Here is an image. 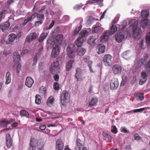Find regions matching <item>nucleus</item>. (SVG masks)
Here are the masks:
<instances>
[{
	"label": "nucleus",
	"mask_w": 150,
	"mask_h": 150,
	"mask_svg": "<svg viewBox=\"0 0 150 150\" xmlns=\"http://www.w3.org/2000/svg\"><path fill=\"white\" fill-rule=\"evenodd\" d=\"M67 54L69 58H73L74 57V52L69 47H67Z\"/></svg>",
	"instance_id": "4be33fe9"
},
{
	"label": "nucleus",
	"mask_w": 150,
	"mask_h": 150,
	"mask_svg": "<svg viewBox=\"0 0 150 150\" xmlns=\"http://www.w3.org/2000/svg\"><path fill=\"white\" fill-rule=\"evenodd\" d=\"M9 26V23L8 22H6L5 23H2L1 24L0 28L3 32H5V31L7 30L8 29Z\"/></svg>",
	"instance_id": "6ab92c4d"
},
{
	"label": "nucleus",
	"mask_w": 150,
	"mask_h": 150,
	"mask_svg": "<svg viewBox=\"0 0 150 150\" xmlns=\"http://www.w3.org/2000/svg\"><path fill=\"white\" fill-rule=\"evenodd\" d=\"M86 50L81 47H78L77 51V53L78 55L81 56H83L86 52Z\"/></svg>",
	"instance_id": "c85d7f7f"
},
{
	"label": "nucleus",
	"mask_w": 150,
	"mask_h": 150,
	"mask_svg": "<svg viewBox=\"0 0 150 150\" xmlns=\"http://www.w3.org/2000/svg\"><path fill=\"white\" fill-rule=\"evenodd\" d=\"M74 62V60L71 59L69 60L66 63L65 65V68L67 71H69L71 69Z\"/></svg>",
	"instance_id": "412c9836"
},
{
	"label": "nucleus",
	"mask_w": 150,
	"mask_h": 150,
	"mask_svg": "<svg viewBox=\"0 0 150 150\" xmlns=\"http://www.w3.org/2000/svg\"><path fill=\"white\" fill-rule=\"evenodd\" d=\"M135 96L136 99L137 100L142 101L144 98V94L142 93H138Z\"/></svg>",
	"instance_id": "7c9ffc66"
},
{
	"label": "nucleus",
	"mask_w": 150,
	"mask_h": 150,
	"mask_svg": "<svg viewBox=\"0 0 150 150\" xmlns=\"http://www.w3.org/2000/svg\"><path fill=\"white\" fill-rule=\"evenodd\" d=\"M124 35L121 33H117L115 36V40L118 43L121 42L124 39Z\"/></svg>",
	"instance_id": "dca6fc26"
},
{
	"label": "nucleus",
	"mask_w": 150,
	"mask_h": 150,
	"mask_svg": "<svg viewBox=\"0 0 150 150\" xmlns=\"http://www.w3.org/2000/svg\"><path fill=\"white\" fill-rule=\"evenodd\" d=\"M142 32V31L141 28H136L135 30H133V36L135 38H137Z\"/></svg>",
	"instance_id": "5701e85b"
},
{
	"label": "nucleus",
	"mask_w": 150,
	"mask_h": 150,
	"mask_svg": "<svg viewBox=\"0 0 150 150\" xmlns=\"http://www.w3.org/2000/svg\"><path fill=\"white\" fill-rule=\"evenodd\" d=\"M88 33V32L86 30H83L81 31L80 33V35H81V37L80 38H84L86 34Z\"/></svg>",
	"instance_id": "a18cd8bd"
},
{
	"label": "nucleus",
	"mask_w": 150,
	"mask_h": 150,
	"mask_svg": "<svg viewBox=\"0 0 150 150\" xmlns=\"http://www.w3.org/2000/svg\"><path fill=\"white\" fill-rule=\"evenodd\" d=\"M96 39L94 36H91L88 40V43L90 45L93 46L94 45L95 43V40Z\"/></svg>",
	"instance_id": "c756f323"
},
{
	"label": "nucleus",
	"mask_w": 150,
	"mask_h": 150,
	"mask_svg": "<svg viewBox=\"0 0 150 150\" xmlns=\"http://www.w3.org/2000/svg\"><path fill=\"white\" fill-rule=\"evenodd\" d=\"M60 50L59 46L58 45H55L52 51L51 56L53 57H57L59 53Z\"/></svg>",
	"instance_id": "0eeeda50"
},
{
	"label": "nucleus",
	"mask_w": 150,
	"mask_h": 150,
	"mask_svg": "<svg viewBox=\"0 0 150 150\" xmlns=\"http://www.w3.org/2000/svg\"><path fill=\"white\" fill-rule=\"evenodd\" d=\"M6 13V11L5 10L3 11L0 13V19L1 21L2 18H4L5 16V14Z\"/></svg>",
	"instance_id": "4d7b16f0"
},
{
	"label": "nucleus",
	"mask_w": 150,
	"mask_h": 150,
	"mask_svg": "<svg viewBox=\"0 0 150 150\" xmlns=\"http://www.w3.org/2000/svg\"><path fill=\"white\" fill-rule=\"evenodd\" d=\"M118 20L117 17L115 18L112 21V23L113 24L116 23Z\"/></svg>",
	"instance_id": "774afa93"
},
{
	"label": "nucleus",
	"mask_w": 150,
	"mask_h": 150,
	"mask_svg": "<svg viewBox=\"0 0 150 150\" xmlns=\"http://www.w3.org/2000/svg\"><path fill=\"white\" fill-rule=\"evenodd\" d=\"M36 34L35 33H30L27 36L26 41L28 42H30L36 39Z\"/></svg>",
	"instance_id": "2eb2a0df"
},
{
	"label": "nucleus",
	"mask_w": 150,
	"mask_h": 150,
	"mask_svg": "<svg viewBox=\"0 0 150 150\" xmlns=\"http://www.w3.org/2000/svg\"><path fill=\"white\" fill-rule=\"evenodd\" d=\"M81 70L80 68H77L76 70V73L75 75V77L77 81L81 80Z\"/></svg>",
	"instance_id": "aec40b11"
},
{
	"label": "nucleus",
	"mask_w": 150,
	"mask_h": 150,
	"mask_svg": "<svg viewBox=\"0 0 150 150\" xmlns=\"http://www.w3.org/2000/svg\"><path fill=\"white\" fill-rule=\"evenodd\" d=\"M53 88L55 91H58L59 89V83L57 82H54V83Z\"/></svg>",
	"instance_id": "37998d69"
},
{
	"label": "nucleus",
	"mask_w": 150,
	"mask_h": 150,
	"mask_svg": "<svg viewBox=\"0 0 150 150\" xmlns=\"http://www.w3.org/2000/svg\"><path fill=\"white\" fill-rule=\"evenodd\" d=\"M5 142L7 148L8 149L10 148L12 145L13 140L11 135L9 133L6 134Z\"/></svg>",
	"instance_id": "39448f33"
},
{
	"label": "nucleus",
	"mask_w": 150,
	"mask_h": 150,
	"mask_svg": "<svg viewBox=\"0 0 150 150\" xmlns=\"http://www.w3.org/2000/svg\"><path fill=\"white\" fill-rule=\"evenodd\" d=\"M34 83L33 79L30 77H27L25 80V85L28 88H31Z\"/></svg>",
	"instance_id": "a211bd4d"
},
{
	"label": "nucleus",
	"mask_w": 150,
	"mask_h": 150,
	"mask_svg": "<svg viewBox=\"0 0 150 150\" xmlns=\"http://www.w3.org/2000/svg\"><path fill=\"white\" fill-rule=\"evenodd\" d=\"M6 84H8L11 82V74L9 72H7L6 76Z\"/></svg>",
	"instance_id": "2f4dec72"
},
{
	"label": "nucleus",
	"mask_w": 150,
	"mask_h": 150,
	"mask_svg": "<svg viewBox=\"0 0 150 150\" xmlns=\"http://www.w3.org/2000/svg\"><path fill=\"white\" fill-rule=\"evenodd\" d=\"M83 42V38H80V37H79L77 39L75 42V44L78 47H80L82 45Z\"/></svg>",
	"instance_id": "393cba45"
},
{
	"label": "nucleus",
	"mask_w": 150,
	"mask_h": 150,
	"mask_svg": "<svg viewBox=\"0 0 150 150\" xmlns=\"http://www.w3.org/2000/svg\"><path fill=\"white\" fill-rule=\"evenodd\" d=\"M100 25H96L93 28L92 31L95 33H97L100 29Z\"/></svg>",
	"instance_id": "49530a36"
},
{
	"label": "nucleus",
	"mask_w": 150,
	"mask_h": 150,
	"mask_svg": "<svg viewBox=\"0 0 150 150\" xmlns=\"http://www.w3.org/2000/svg\"><path fill=\"white\" fill-rule=\"evenodd\" d=\"M121 132H124V133H128V132L127 130L126 129L124 128H121Z\"/></svg>",
	"instance_id": "338daca9"
},
{
	"label": "nucleus",
	"mask_w": 150,
	"mask_h": 150,
	"mask_svg": "<svg viewBox=\"0 0 150 150\" xmlns=\"http://www.w3.org/2000/svg\"><path fill=\"white\" fill-rule=\"evenodd\" d=\"M149 109V107H145L139 109H134L133 110V112L135 113L137 112H140L145 110L148 109Z\"/></svg>",
	"instance_id": "58836bf2"
},
{
	"label": "nucleus",
	"mask_w": 150,
	"mask_h": 150,
	"mask_svg": "<svg viewBox=\"0 0 150 150\" xmlns=\"http://www.w3.org/2000/svg\"><path fill=\"white\" fill-rule=\"evenodd\" d=\"M139 24L144 29L148 28L150 25V22L149 20L146 19L141 21Z\"/></svg>",
	"instance_id": "ddd939ff"
},
{
	"label": "nucleus",
	"mask_w": 150,
	"mask_h": 150,
	"mask_svg": "<svg viewBox=\"0 0 150 150\" xmlns=\"http://www.w3.org/2000/svg\"><path fill=\"white\" fill-rule=\"evenodd\" d=\"M47 36V34L43 33H42L40 37L38 39V40L39 42H42L44 39H45Z\"/></svg>",
	"instance_id": "c9c22d12"
},
{
	"label": "nucleus",
	"mask_w": 150,
	"mask_h": 150,
	"mask_svg": "<svg viewBox=\"0 0 150 150\" xmlns=\"http://www.w3.org/2000/svg\"><path fill=\"white\" fill-rule=\"evenodd\" d=\"M112 71L115 74H120L122 71V67L119 65L114 64L112 67Z\"/></svg>",
	"instance_id": "1a4fd4ad"
},
{
	"label": "nucleus",
	"mask_w": 150,
	"mask_h": 150,
	"mask_svg": "<svg viewBox=\"0 0 150 150\" xmlns=\"http://www.w3.org/2000/svg\"><path fill=\"white\" fill-rule=\"evenodd\" d=\"M13 58L15 62L13 69L14 71H15V72L16 71V74L18 75L21 67V65L19 62L20 59L19 53L18 52H16L14 53Z\"/></svg>",
	"instance_id": "f03ea898"
},
{
	"label": "nucleus",
	"mask_w": 150,
	"mask_h": 150,
	"mask_svg": "<svg viewBox=\"0 0 150 150\" xmlns=\"http://www.w3.org/2000/svg\"><path fill=\"white\" fill-rule=\"evenodd\" d=\"M39 92L40 93L45 94L46 93V90L45 88L41 87L39 89Z\"/></svg>",
	"instance_id": "603ef678"
},
{
	"label": "nucleus",
	"mask_w": 150,
	"mask_h": 150,
	"mask_svg": "<svg viewBox=\"0 0 150 150\" xmlns=\"http://www.w3.org/2000/svg\"><path fill=\"white\" fill-rule=\"evenodd\" d=\"M37 13H34L32 16L30 17H28L27 19H26L28 22L32 20L33 19L35 18L36 16Z\"/></svg>",
	"instance_id": "a19ab883"
},
{
	"label": "nucleus",
	"mask_w": 150,
	"mask_h": 150,
	"mask_svg": "<svg viewBox=\"0 0 150 150\" xmlns=\"http://www.w3.org/2000/svg\"><path fill=\"white\" fill-rule=\"evenodd\" d=\"M38 18L40 19H44L45 18L44 15V14H37L36 15Z\"/></svg>",
	"instance_id": "13d9d810"
},
{
	"label": "nucleus",
	"mask_w": 150,
	"mask_h": 150,
	"mask_svg": "<svg viewBox=\"0 0 150 150\" xmlns=\"http://www.w3.org/2000/svg\"><path fill=\"white\" fill-rule=\"evenodd\" d=\"M20 115H21L23 117H25L27 118L29 117V114L28 112L24 110H22L21 111Z\"/></svg>",
	"instance_id": "72a5a7b5"
},
{
	"label": "nucleus",
	"mask_w": 150,
	"mask_h": 150,
	"mask_svg": "<svg viewBox=\"0 0 150 150\" xmlns=\"http://www.w3.org/2000/svg\"><path fill=\"white\" fill-rule=\"evenodd\" d=\"M74 8L75 10H79L81 8V6L79 5H76Z\"/></svg>",
	"instance_id": "0e129e2a"
},
{
	"label": "nucleus",
	"mask_w": 150,
	"mask_h": 150,
	"mask_svg": "<svg viewBox=\"0 0 150 150\" xmlns=\"http://www.w3.org/2000/svg\"><path fill=\"white\" fill-rule=\"evenodd\" d=\"M81 26L80 25L78 27L76 28L72 33V35L74 36L76 35L81 29Z\"/></svg>",
	"instance_id": "f704fd0d"
},
{
	"label": "nucleus",
	"mask_w": 150,
	"mask_h": 150,
	"mask_svg": "<svg viewBox=\"0 0 150 150\" xmlns=\"http://www.w3.org/2000/svg\"><path fill=\"white\" fill-rule=\"evenodd\" d=\"M35 103L37 104H40L41 103V97L39 95H36L35 96Z\"/></svg>",
	"instance_id": "e433bc0d"
},
{
	"label": "nucleus",
	"mask_w": 150,
	"mask_h": 150,
	"mask_svg": "<svg viewBox=\"0 0 150 150\" xmlns=\"http://www.w3.org/2000/svg\"><path fill=\"white\" fill-rule=\"evenodd\" d=\"M38 140H37L36 139L31 138L30 139V146H32L36 148L37 144L38 143Z\"/></svg>",
	"instance_id": "bb28decb"
},
{
	"label": "nucleus",
	"mask_w": 150,
	"mask_h": 150,
	"mask_svg": "<svg viewBox=\"0 0 150 150\" xmlns=\"http://www.w3.org/2000/svg\"><path fill=\"white\" fill-rule=\"evenodd\" d=\"M44 145L43 142L40 141L38 140L36 147L38 149H42Z\"/></svg>",
	"instance_id": "4c0bfd02"
},
{
	"label": "nucleus",
	"mask_w": 150,
	"mask_h": 150,
	"mask_svg": "<svg viewBox=\"0 0 150 150\" xmlns=\"http://www.w3.org/2000/svg\"><path fill=\"white\" fill-rule=\"evenodd\" d=\"M145 63L144 60L142 59H140L135 64V67L137 69H139Z\"/></svg>",
	"instance_id": "b1692460"
},
{
	"label": "nucleus",
	"mask_w": 150,
	"mask_h": 150,
	"mask_svg": "<svg viewBox=\"0 0 150 150\" xmlns=\"http://www.w3.org/2000/svg\"><path fill=\"white\" fill-rule=\"evenodd\" d=\"M64 143L62 140L58 139L56 143V150H62L64 147Z\"/></svg>",
	"instance_id": "f8f14e48"
},
{
	"label": "nucleus",
	"mask_w": 150,
	"mask_h": 150,
	"mask_svg": "<svg viewBox=\"0 0 150 150\" xmlns=\"http://www.w3.org/2000/svg\"><path fill=\"white\" fill-rule=\"evenodd\" d=\"M15 120L13 119H11L9 120H0V126L4 127H6L7 125L14 121Z\"/></svg>",
	"instance_id": "9d476101"
},
{
	"label": "nucleus",
	"mask_w": 150,
	"mask_h": 150,
	"mask_svg": "<svg viewBox=\"0 0 150 150\" xmlns=\"http://www.w3.org/2000/svg\"><path fill=\"white\" fill-rule=\"evenodd\" d=\"M98 101V99L96 98H93L91 99L89 103V106H90L94 105Z\"/></svg>",
	"instance_id": "473e14b6"
},
{
	"label": "nucleus",
	"mask_w": 150,
	"mask_h": 150,
	"mask_svg": "<svg viewBox=\"0 0 150 150\" xmlns=\"http://www.w3.org/2000/svg\"><path fill=\"white\" fill-rule=\"evenodd\" d=\"M54 79L56 81H57L59 79V76L58 74H55L54 76Z\"/></svg>",
	"instance_id": "052dcab7"
},
{
	"label": "nucleus",
	"mask_w": 150,
	"mask_h": 150,
	"mask_svg": "<svg viewBox=\"0 0 150 150\" xmlns=\"http://www.w3.org/2000/svg\"><path fill=\"white\" fill-rule=\"evenodd\" d=\"M103 135L104 137L109 140H111L112 139L111 137L110 136V135L107 132H103Z\"/></svg>",
	"instance_id": "de8ad7c7"
},
{
	"label": "nucleus",
	"mask_w": 150,
	"mask_h": 150,
	"mask_svg": "<svg viewBox=\"0 0 150 150\" xmlns=\"http://www.w3.org/2000/svg\"><path fill=\"white\" fill-rule=\"evenodd\" d=\"M54 21H52V22L50 24L49 27L47 28V29H49L52 28V27L54 25Z\"/></svg>",
	"instance_id": "680f3d73"
},
{
	"label": "nucleus",
	"mask_w": 150,
	"mask_h": 150,
	"mask_svg": "<svg viewBox=\"0 0 150 150\" xmlns=\"http://www.w3.org/2000/svg\"><path fill=\"white\" fill-rule=\"evenodd\" d=\"M54 101V98L53 97L51 96L48 98L47 101V105H48L49 103L52 104Z\"/></svg>",
	"instance_id": "864d4df0"
},
{
	"label": "nucleus",
	"mask_w": 150,
	"mask_h": 150,
	"mask_svg": "<svg viewBox=\"0 0 150 150\" xmlns=\"http://www.w3.org/2000/svg\"><path fill=\"white\" fill-rule=\"evenodd\" d=\"M46 127V126L45 125H43L40 126L39 127V129L41 130H45Z\"/></svg>",
	"instance_id": "e2e57ef3"
},
{
	"label": "nucleus",
	"mask_w": 150,
	"mask_h": 150,
	"mask_svg": "<svg viewBox=\"0 0 150 150\" xmlns=\"http://www.w3.org/2000/svg\"><path fill=\"white\" fill-rule=\"evenodd\" d=\"M117 30V26L115 25H112L110 27V32L107 31H105L103 36L101 37L100 41L102 42H105L108 39L110 34L112 35Z\"/></svg>",
	"instance_id": "f257e3e1"
},
{
	"label": "nucleus",
	"mask_w": 150,
	"mask_h": 150,
	"mask_svg": "<svg viewBox=\"0 0 150 150\" xmlns=\"http://www.w3.org/2000/svg\"><path fill=\"white\" fill-rule=\"evenodd\" d=\"M16 38V37L15 34H11L8 36V39L6 41V43L7 44L11 43L14 41Z\"/></svg>",
	"instance_id": "f3484780"
},
{
	"label": "nucleus",
	"mask_w": 150,
	"mask_h": 150,
	"mask_svg": "<svg viewBox=\"0 0 150 150\" xmlns=\"http://www.w3.org/2000/svg\"><path fill=\"white\" fill-rule=\"evenodd\" d=\"M111 132L113 133L116 134L117 132V129L115 126H113L112 127Z\"/></svg>",
	"instance_id": "3c124183"
},
{
	"label": "nucleus",
	"mask_w": 150,
	"mask_h": 150,
	"mask_svg": "<svg viewBox=\"0 0 150 150\" xmlns=\"http://www.w3.org/2000/svg\"><path fill=\"white\" fill-rule=\"evenodd\" d=\"M68 95L69 93L65 90L63 91L62 93L60 96V99L62 105L66 106L67 105V98L68 97Z\"/></svg>",
	"instance_id": "7ed1b4c3"
},
{
	"label": "nucleus",
	"mask_w": 150,
	"mask_h": 150,
	"mask_svg": "<svg viewBox=\"0 0 150 150\" xmlns=\"http://www.w3.org/2000/svg\"><path fill=\"white\" fill-rule=\"evenodd\" d=\"M122 80L121 83V84H125L126 82L127 81V76H123L122 77Z\"/></svg>",
	"instance_id": "5fc2aeb1"
},
{
	"label": "nucleus",
	"mask_w": 150,
	"mask_h": 150,
	"mask_svg": "<svg viewBox=\"0 0 150 150\" xmlns=\"http://www.w3.org/2000/svg\"><path fill=\"white\" fill-rule=\"evenodd\" d=\"M141 14L142 17L143 18H144L146 17H147L149 16V13L146 11H143L141 13Z\"/></svg>",
	"instance_id": "c03bdc74"
},
{
	"label": "nucleus",
	"mask_w": 150,
	"mask_h": 150,
	"mask_svg": "<svg viewBox=\"0 0 150 150\" xmlns=\"http://www.w3.org/2000/svg\"><path fill=\"white\" fill-rule=\"evenodd\" d=\"M59 65V62L57 61L53 62L50 69V72L52 74H54L57 70Z\"/></svg>",
	"instance_id": "6e6552de"
},
{
	"label": "nucleus",
	"mask_w": 150,
	"mask_h": 150,
	"mask_svg": "<svg viewBox=\"0 0 150 150\" xmlns=\"http://www.w3.org/2000/svg\"><path fill=\"white\" fill-rule=\"evenodd\" d=\"M54 44L55 45H61L63 40V35H57Z\"/></svg>",
	"instance_id": "4468645a"
},
{
	"label": "nucleus",
	"mask_w": 150,
	"mask_h": 150,
	"mask_svg": "<svg viewBox=\"0 0 150 150\" xmlns=\"http://www.w3.org/2000/svg\"><path fill=\"white\" fill-rule=\"evenodd\" d=\"M42 22L41 21H38L36 22L35 23V25L36 26H38L39 24H42Z\"/></svg>",
	"instance_id": "69168bd1"
},
{
	"label": "nucleus",
	"mask_w": 150,
	"mask_h": 150,
	"mask_svg": "<svg viewBox=\"0 0 150 150\" xmlns=\"http://www.w3.org/2000/svg\"><path fill=\"white\" fill-rule=\"evenodd\" d=\"M119 86L118 80L117 78H113L110 81V87L111 90L116 89Z\"/></svg>",
	"instance_id": "423d86ee"
},
{
	"label": "nucleus",
	"mask_w": 150,
	"mask_h": 150,
	"mask_svg": "<svg viewBox=\"0 0 150 150\" xmlns=\"http://www.w3.org/2000/svg\"><path fill=\"white\" fill-rule=\"evenodd\" d=\"M42 50L43 48L41 47L40 49L39 50L38 52L35 55L33 59V63L32 65L33 66H34L36 64L37 62V60L38 58L37 56L39 55L40 54H41V52L42 51Z\"/></svg>",
	"instance_id": "cd10ccee"
},
{
	"label": "nucleus",
	"mask_w": 150,
	"mask_h": 150,
	"mask_svg": "<svg viewBox=\"0 0 150 150\" xmlns=\"http://www.w3.org/2000/svg\"><path fill=\"white\" fill-rule=\"evenodd\" d=\"M112 57L110 54H105L104 55L103 61V64L106 66L110 65L112 64Z\"/></svg>",
	"instance_id": "20e7f679"
},
{
	"label": "nucleus",
	"mask_w": 150,
	"mask_h": 150,
	"mask_svg": "<svg viewBox=\"0 0 150 150\" xmlns=\"http://www.w3.org/2000/svg\"><path fill=\"white\" fill-rule=\"evenodd\" d=\"M148 76L145 71H142L141 73L139 84L141 85H143L146 81Z\"/></svg>",
	"instance_id": "9b49d317"
},
{
	"label": "nucleus",
	"mask_w": 150,
	"mask_h": 150,
	"mask_svg": "<svg viewBox=\"0 0 150 150\" xmlns=\"http://www.w3.org/2000/svg\"><path fill=\"white\" fill-rule=\"evenodd\" d=\"M146 43L149 45L150 43V32H149L146 35Z\"/></svg>",
	"instance_id": "79ce46f5"
},
{
	"label": "nucleus",
	"mask_w": 150,
	"mask_h": 150,
	"mask_svg": "<svg viewBox=\"0 0 150 150\" xmlns=\"http://www.w3.org/2000/svg\"><path fill=\"white\" fill-rule=\"evenodd\" d=\"M81 140L79 139L78 138L76 140V144L77 146V147H81L82 146V144L81 142Z\"/></svg>",
	"instance_id": "8fccbe9b"
},
{
	"label": "nucleus",
	"mask_w": 150,
	"mask_h": 150,
	"mask_svg": "<svg viewBox=\"0 0 150 150\" xmlns=\"http://www.w3.org/2000/svg\"><path fill=\"white\" fill-rule=\"evenodd\" d=\"M134 137L135 139L137 141L139 140L141 138L140 137L138 136V134H134Z\"/></svg>",
	"instance_id": "bf43d9fd"
},
{
	"label": "nucleus",
	"mask_w": 150,
	"mask_h": 150,
	"mask_svg": "<svg viewBox=\"0 0 150 150\" xmlns=\"http://www.w3.org/2000/svg\"><path fill=\"white\" fill-rule=\"evenodd\" d=\"M131 23H132L131 25L134 27L136 26L137 25L138 23L137 20L135 19L132 20Z\"/></svg>",
	"instance_id": "6e6d98bb"
},
{
	"label": "nucleus",
	"mask_w": 150,
	"mask_h": 150,
	"mask_svg": "<svg viewBox=\"0 0 150 150\" xmlns=\"http://www.w3.org/2000/svg\"><path fill=\"white\" fill-rule=\"evenodd\" d=\"M103 0H88L87 2V4H92L96 2H101Z\"/></svg>",
	"instance_id": "ea45409f"
},
{
	"label": "nucleus",
	"mask_w": 150,
	"mask_h": 150,
	"mask_svg": "<svg viewBox=\"0 0 150 150\" xmlns=\"http://www.w3.org/2000/svg\"><path fill=\"white\" fill-rule=\"evenodd\" d=\"M90 58L88 56H85L83 57V60L84 61L88 64V65H89V64L90 63Z\"/></svg>",
	"instance_id": "09e8293b"
},
{
	"label": "nucleus",
	"mask_w": 150,
	"mask_h": 150,
	"mask_svg": "<svg viewBox=\"0 0 150 150\" xmlns=\"http://www.w3.org/2000/svg\"><path fill=\"white\" fill-rule=\"evenodd\" d=\"M98 54H103L105 52V46L102 44H100L98 46Z\"/></svg>",
	"instance_id": "a878e982"
}]
</instances>
